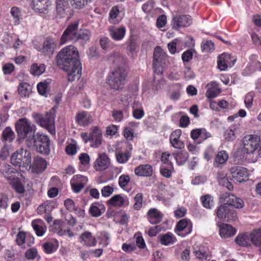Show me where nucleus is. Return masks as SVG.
<instances>
[{"label": "nucleus", "instance_id": "nucleus-1", "mask_svg": "<svg viewBox=\"0 0 261 261\" xmlns=\"http://www.w3.org/2000/svg\"><path fill=\"white\" fill-rule=\"evenodd\" d=\"M57 61L67 72L69 82L80 79L82 66L79 60V51L75 46L69 45L62 49L57 55Z\"/></svg>", "mask_w": 261, "mask_h": 261}, {"label": "nucleus", "instance_id": "nucleus-2", "mask_svg": "<svg viewBox=\"0 0 261 261\" xmlns=\"http://www.w3.org/2000/svg\"><path fill=\"white\" fill-rule=\"evenodd\" d=\"M50 143L48 136L40 133L34 134L25 140V144L29 147H34L37 152L44 155L50 153Z\"/></svg>", "mask_w": 261, "mask_h": 261}, {"label": "nucleus", "instance_id": "nucleus-3", "mask_svg": "<svg viewBox=\"0 0 261 261\" xmlns=\"http://www.w3.org/2000/svg\"><path fill=\"white\" fill-rule=\"evenodd\" d=\"M127 72L121 67H117L110 72L107 78L110 88L116 91L122 90L126 81Z\"/></svg>", "mask_w": 261, "mask_h": 261}, {"label": "nucleus", "instance_id": "nucleus-4", "mask_svg": "<svg viewBox=\"0 0 261 261\" xmlns=\"http://www.w3.org/2000/svg\"><path fill=\"white\" fill-rule=\"evenodd\" d=\"M55 114L56 110L54 108H53L46 113L45 116L40 114H36L34 115V118L36 123L47 130L52 135L56 134L55 126Z\"/></svg>", "mask_w": 261, "mask_h": 261}, {"label": "nucleus", "instance_id": "nucleus-5", "mask_svg": "<svg viewBox=\"0 0 261 261\" xmlns=\"http://www.w3.org/2000/svg\"><path fill=\"white\" fill-rule=\"evenodd\" d=\"M15 129L18 136V140H23L28 138L29 135L34 134L36 126L25 118L19 119L15 123Z\"/></svg>", "mask_w": 261, "mask_h": 261}, {"label": "nucleus", "instance_id": "nucleus-6", "mask_svg": "<svg viewBox=\"0 0 261 261\" xmlns=\"http://www.w3.org/2000/svg\"><path fill=\"white\" fill-rule=\"evenodd\" d=\"M31 153L30 150L20 148L14 152L11 157V163L19 167L27 168L31 167Z\"/></svg>", "mask_w": 261, "mask_h": 261}, {"label": "nucleus", "instance_id": "nucleus-7", "mask_svg": "<svg viewBox=\"0 0 261 261\" xmlns=\"http://www.w3.org/2000/svg\"><path fill=\"white\" fill-rule=\"evenodd\" d=\"M79 25V21L76 20L70 23L66 28L62 35L59 43L63 45L68 42H76V35Z\"/></svg>", "mask_w": 261, "mask_h": 261}, {"label": "nucleus", "instance_id": "nucleus-8", "mask_svg": "<svg viewBox=\"0 0 261 261\" xmlns=\"http://www.w3.org/2000/svg\"><path fill=\"white\" fill-rule=\"evenodd\" d=\"M82 137L86 142L90 141L93 147H97L101 143L102 133L97 126H93L90 128V133L82 134Z\"/></svg>", "mask_w": 261, "mask_h": 261}, {"label": "nucleus", "instance_id": "nucleus-9", "mask_svg": "<svg viewBox=\"0 0 261 261\" xmlns=\"http://www.w3.org/2000/svg\"><path fill=\"white\" fill-rule=\"evenodd\" d=\"M192 17L188 14H176L173 16L171 26L173 29L179 30L180 29L189 27L192 23Z\"/></svg>", "mask_w": 261, "mask_h": 261}, {"label": "nucleus", "instance_id": "nucleus-10", "mask_svg": "<svg viewBox=\"0 0 261 261\" xmlns=\"http://www.w3.org/2000/svg\"><path fill=\"white\" fill-rule=\"evenodd\" d=\"M231 179L236 182H242L248 179L247 169L241 166H233L229 170Z\"/></svg>", "mask_w": 261, "mask_h": 261}, {"label": "nucleus", "instance_id": "nucleus-11", "mask_svg": "<svg viewBox=\"0 0 261 261\" xmlns=\"http://www.w3.org/2000/svg\"><path fill=\"white\" fill-rule=\"evenodd\" d=\"M193 230V224L190 220L185 218L180 220L176 224L174 232L179 236L186 237L190 234Z\"/></svg>", "mask_w": 261, "mask_h": 261}, {"label": "nucleus", "instance_id": "nucleus-12", "mask_svg": "<svg viewBox=\"0 0 261 261\" xmlns=\"http://www.w3.org/2000/svg\"><path fill=\"white\" fill-rule=\"evenodd\" d=\"M57 48V40L53 37H47L43 43L41 53L44 56L51 58Z\"/></svg>", "mask_w": 261, "mask_h": 261}, {"label": "nucleus", "instance_id": "nucleus-13", "mask_svg": "<svg viewBox=\"0 0 261 261\" xmlns=\"http://www.w3.org/2000/svg\"><path fill=\"white\" fill-rule=\"evenodd\" d=\"M125 149L117 148L115 151L116 161L120 164L126 163L132 156V145L128 143L124 144Z\"/></svg>", "mask_w": 261, "mask_h": 261}, {"label": "nucleus", "instance_id": "nucleus-14", "mask_svg": "<svg viewBox=\"0 0 261 261\" xmlns=\"http://www.w3.org/2000/svg\"><path fill=\"white\" fill-rule=\"evenodd\" d=\"M108 204L117 207H126L129 204V200L126 195L116 194L108 201Z\"/></svg>", "mask_w": 261, "mask_h": 261}, {"label": "nucleus", "instance_id": "nucleus-15", "mask_svg": "<svg viewBox=\"0 0 261 261\" xmlns=\"http://www.w3.org/2000/svg\"><path fill=\"white\" fill-rule=\"evenodd\" d=\"M75 121L80 126H87L93 122V119L89 112L82 111L76 114Z\"/></svg>", "mask_w": 261, "mask_h": 261}, {"label": "nucleus", "instance_id": "nucleus-16", "mask_svg": "<svg viewBox=\"0 0 261 261\" xmlns=\"http://www.w3.org/2000/svg\"><path fill=\"white\" fill-rule=\"evenodd\" d=\"M64 222L61 220H55L52 226L55 232L60 236L67 235L69 238L72 237L74 233L70 229H64Z\"/></svg>", "mask_w": 261, "mask_h": 261}, {"label": "nucleus", "instance_id": "nucleus-17", "mask_svg": "<svg viewBox=\"0 0 261 261\" xmlns=\"http://www.w3.org/2000/svg\"><path fill=\"white\" fill-rule=\"evenodd\" d=\"M110 37L115 41H121L125 37L126 34V28L124 26L116 27H110L108 29Z\"/></svg>", "mask_w": 261, "mask_h": 261}, {"label": "nucleus", "instance_id": "nucleus-18", "mask_svg": "<svg viewBox=\"0 0 261 261\" xmlns=\"http://www.w3.org/2000/svg\"><path fill=\"white\" fill-rule=\"evenodd\" d=\"M166 54L160 46H156L154 49L153 66L154 67H158L165 63L167 58Z\"/></svg>", "mask_w": 261, "mask_h": 261}, {"label": "nucleus", "instance_id": "nucleus-19", "mask_svg": "<svg viewBox=\"0 0 261 261\" xmlns=\"http://www.w3.org/2000/svg\"><path fill=\"white\" fill-rule=\"evenodd\" d=\"M163 214L156 208H150L147 213V218L150 224L160 223L163 218Z\"/></svg>", "mask_w": 261, "mask_h": 261}, {"label": "nucleus", "instance_id": "nucleus-20", "mask_svg": "<svg viewBox=\"0 0 261 261\" xmlns=\"http://www.w3.org/2000/svg\"><path fill=\"white\" fill-rule=\"evenodd\" d=\"M181 135V130L177 129L172 132L170 136V142L172 146L175 148L182 149L185 147L184 143L180 140Z\"/></svg>", "mask_w": 261, "mask_h": 261}, {"label": "nucleus", "instance_id": "nucleus-21", "mask_svg": "<svg viewBox=\"0 0 261 261\" xmlns=\"http://www.w3.org/2000/svg\"><path fill=\"white\" fill-rule=\"evenodd\" d=\"M223 198L228 205H231L236 208H242L244 205L243 200L232 194L226 193L223 195Z\"/></svg>", "mask_w": 261, "mask_h": 261}, {"label": "nucleus", "instance_id": "nucleus-22", "mask_svg": "<svg viewBox=\"0 0 261 261\" xmlns=\"http://www.w3.org/2000/svg\"><path fill=\"white\" fill-rule=\"evenodd\" d=\"M134 172L139 176L150 177L153 174V168L149 164H142L136 167Z\"/></svg>", "mask_w": 261, "mask_h": 261}, {"label": "nucleus", "instance_id": "nucleus-23", "mask_svg": "<svg viewBox=\"0 0 261 261\" xmlns=\"http://www.w3.org/2000/svg\"><path fill=\"white\" fill-rule=\"evenodd\" d=\"M257 137L254 135H249L245 136L243 139L244 147L247 152H252L257 147Z\"/></svg>", "mask_w": 261, "mask_h": 261}, {"label": "nucleus", "instance_id": "nucleus-24", "mask_svg": "<svg viewBox=\"0 0 261 261\" xmlns=\"http://www.w3.org/2000/svg\"><path fill=\"white\" fill-rule=\"evenodd\" d=\"M158 238L160 243L164 246L173 245L177 241L176 237L171 232L160 234Z\"/></svg>", "mask_w": 261, "mask_h": 261}, {"label": "nucleus", "instance_id": "nucleus-25", "mask_svg": "<svg viewBox=\"0 0 261 261\" xmlns=\"http://www.w3.org/2000/svg\"><path fill=\"white\" fill-rule=\"evenodd\" d=\"M236 233V229L231 225L222 223L219 225V234L221 238L226 239L231 237Z\"/></svg>", "mask_w": 261, "mask_h": 261}, {"label": "nucleus", "instance_id": "nucleus-26", "mask_svg": "<svg viewBox=\"0 0 261 261\" xmlns=\"http://www.w3.org/2000/svg\"><path fill=\"white\" fill-rule=\"evenodd\" d=\"M51 3L49 0H33L32 7L40 13H45L48 10Z\"/></svg>", "mask_w": 261, "mask_h": 261}, {"label": "nucleus", "instance_id": "nucleus-27", "mask_svg": "<svg viewBox=\"0 0 261 261\" xmlns=\"http://www.w3.org/2000/svg\"><path fill=\"white\" fill-rule=\"evenodd\" d=\"M79 241L81 243L88 247L94 246L97 243L95 237L89 231H85L82 233L79 238Z\"/></svg>", "mask_w": 261, "mask_h": 261}, {"label": "nucleus", "instance_id": "nucleus-28", "mask_svg": "<svg viewBox=\"0 0 261 261\" xmlns=\"http://www.w3.org/2000/svg\"><path fill=\"white\" fill-rule=\"evenodd\" d=\"M110 159L106 153L100 154L95 162L96 170L102 171L108 168Z\"/></svg>", "mask_w": 261, "mask_h": 261}, {"label": "nucleus", "instance_id": "nucleus-29", "mask_svg": "<svg viewBox=\"0 0 261 261\" xmlns=\"http://www.w3.org/2000/svg\"><path fill=\"white\" fill-rule=\"evenodd\" d=\"M31 224L36 235L38 237L43 236L46 231V227L41 219H37L33 220Z\"/></svg>", "mask_w": 261, "mask_h": 261}, {"label": "nucleus", "instance_id": "nucleus-30", "mask_svg": "<svg viewBox=\"0 0 261 261\" xmlns=\"http://www.w3.org/2000/svg\"><path fill=\"white\" fill-rule=\"evenodd\" d=\"M0 170L6 178L13 180L16 178L15 176L16 173H18V171L11 166L8 164L4 165Z\"/></svg>", "mask_w": 261, "mask_h": 261}, {"label": "nucleus", "instance_id": "nucleus-31", "mask_svg": "<svg viewBox=\"0 0 261 261\" xmlns=\"http://www.w3.org/2000/svg\"><path fill=\"white\" fill-rule=\"evenodd\" d=\"M106 210L105 205L98 202L93 203L89 208V213L93 217H98L101 215Z\"/></svg>", "mask_w": 261, "mask_h": 261}, {"label": "nucleus", "instance_id": "nucleus-32", "mask_svg": "<svg viewBox=\"0 0 261 261\" xmlns=\"http://www.w3.org/2000/svg\"><path fill=\"white\" fill-rule=\"evenodd\" d=\"M31 166L33 170L36 173L42 172L46 168V161L40 157H36L34 159L33 164Z\"/></svg>", "mask_w": 261, "mask_h": 261}, {"label": "nucleus", "instance_id": "nucleus-33", "mask_svg": "<svg viewBox=\"0 0 261 261\" xmlns=\"http://www.w3.org/2000/svg\"><path fill=\"white\" fill-rule=\"evenodd\" d=\"M59 247V242L55 239H51L42 245L44 252L47 254H51L55 252Z\"/></svg>", "mask_w": 261, "mask_h": 261}, {"label": "nucleus", "instance_id": "nucleus-34", "mask_svg": "<svg viewBox=\"0 0 261 261\" xmlns=\"http://www.w3.org/2000/svg\"><path fill=\"white\" fill-rule=\"evenodd\" d=\"M250 233L245 232L238 235L235 239L236 243L240 246L246 247L250 246Z\"/></svg>", "mask_w": 261, "mask_h": 261}, {"label": "nucleus", "instance_id": "nucleus-35", "mask_svg": "<svg viewBox=\"0 0 261 261\" xmlns=\"http://www.w3.org/2000/svg\"><path fill=\"white\" fill-rule=\"evenodd\" d=\"M228 159V154L225 150L219 151L215 158L214 165L215 167H219L226 163Z\"/></svg>", "mask_w": 261, "mask_h": 261}, {"label": "nucleus", "instance_id": "nucleus-36", "mask_svg": "<svg viewBox=\"0 0 261 261\" xmlns=\"http://www.w3.org/2000/svg\"><path fill=\"white\" fill-rule=\"evenodd\" d=\"M129 216L125 211L120 210L117 212L115 216V222L121 225H126L128 223Z\"/></svg>", "mask_w": 261, "mask_h": 261}, {"label": "nucleus", "instance_id": "nucleus-37", "mask_svg": "<svg viewBox=\"0 0 261 261\" xmlns=\"http://www.w3.org/2000/svg\"><path fill=\"white\" fill-rule=\"evenodd\" d=\"M230 59V55L227 54H223L221 55L218 59L217 64L218 68L221 70H226L229 63V60Z\"/></svg>", "mask_w": 261, "mask_h": 261}, {"label": "nucleus", "instance_id": "nucleus-38", "mask_svg": "<svg viewBox=\"0 0 261 261\" xmlns=\"http://www.w3.org/2000/svg\"><path fill=\"white\" fill-rule=\"evenodd\" d=\"M251 243L261 249V229H255L250 232Z\"/></svg>", "mask_w": 261, "mask_h": 261}, {"label": "nucleus", "instance_id": "nucleus-39", "mask_svg": "<svg viewBox=\"0 0 261 261\" xmlns=\"http://www.w3.org/2000/svg\"><path fill=\"white\" fill-rule=\"evenodd\" d=\"M91 34L88 30L77 33L76 42H79L82 46H84L90 40Z\"/></svg>", "mask_w": 261, "mask_h": 261}, {"label": "nucleus", "instance_id": "nucleus-40", "mask_svg": "<svg viewBox=\"0 0 261 261\" xmlns=\"http://www.w3.org/2000/svg\"><path fill=\"white\" fill-rule=\"evenodd\" d=\"M46 66L44 64L38 65L37 63H33L30 68V73L34 76H39L44 72Z\"/></svg>", "mask_w": 261, "mask_h": 261}, {"label": "nucleus", "instance_id": "nucleus-41", "mask_svg": "<svg viewBox=\"0 0 261 261\" xmlns=\"http://www.w3.org/2000/svg\"><path fill=\"white\" fill-rule=\"evenodd\" d=\"M175 160L178 165H182L185 163L189 157L188 153L186 151H179L173 154Z\"/></svg>", "mask_w": 261, "mask_h": 261}, {"label": "nucleus", "instance_id": "nucleus-42", "mask_svg": "<svg viewBox=\"0 0 261 261\" xmlns=\"http://www.w3.org/2000/svg\"><path fill=\"white\" fill-rule=\"evenodd\" d=\"M68 5V3L64 0L56 1V11L61 17H64Z\"/></svg>", "mask_w": 261, "mask_h": 261}, {"label": "nucleus", "instance_id": "nucleus-43", "mask_svg": "<svg viewBox=\"0 0 261 261\" xmlns=\"http://www.w3.org/2000/svg\"><path fill=\"white\" fill-rule=\"evenodd\" d=\"M239 123L231 125L224 134L225 139L227 141H233L236 138V131L239 127Z\"/></svg>", "mask_w": 261, "mask_h": 261}, {"label": "nucleus", "instance_id": "nucleus-44", "mask_svg": "<svg viewBox=\"0 0 261 261\" xmlns=\"http://www.w3.org/2000/svg\"><path fill=\"white\" fill-rule=\"evenodd\" d=\"M174 171L173 164H168L167 165H161L160 168V172L164 177L170 178Z\"/></svg>", "mask_w": 261, "mask_h": 261}, {"label": "nucleus", "instance_id": "nucleus-45", "mask_svg": "<svg viewBox=\"0 0 261 261\" xmlns=\"http://www.w3.org/2000/svg\"><path fill=\"white\" fill-rule=\"evenodd\" d=\"M15 137V134L10 127H6L3 131L2 140L3 141L12 142L14 140Z\"/></svg>", "mask_w": 261, "mask_h": 261}, {"label": "nucleus", "instance_id": "nucleus-46", "mask_svg": "<svg viewBox=\"0 0 261 261\" xmlns=\"http://www.w3.org/2000/svg\"><path fill=\"white\" fill-rule=\"evenodd\" d=\"M195 255L197 258L203 260H208L211 259V255L208 250H205L204 248H199L198 250L194 252Z\"/></svg>", "mask_w": 261, "mask_h": 261}, {"label": "nucleus", "instance_id": "nucleus-47", "mask_svg": "<svg viewBox=\"0 0 261 261\" xmlns=\"http://www.w3.org/2000/svg\"><path fill=\"white\" fill-rule=\"evenodd\" d=\"M10 13L13 18L15 24H19L22 19L20 9L17 7H13L11 9Z\"/></svg>", "mask_w": 261, "mask_h": 261}, {"label": "nucleus", "instance_id": "nucleus-48", "mask_svg": "<svg viewBox=\"0 0 261 261\" xmlns=\"http://www.w3.org/2000/svg\"><path fill=\"white\" fill-rule=\"evenodd\" d=\"M202 52L212 53L215 50V44L211 40H203L201 44Z\"/></svg>", "mask_w": 261, "mask_h": 261}, {"label": "nucleus", "instance_id": "nucleus-49", "mask_svg": "<svg viewBox=\"0 0 261 261\" xmlns=\"http://www.w3.org/2000/svg\"><path fill=\"white\" fill-rule=\"evenodd\" d=\"M12 187L15 192L18 194H23L25 192L24 187L20 180L16 178L12 181Z\"/></svg>", "mask_w": 261, "mask_h": 261}, {"label": "nucleus", "instance_id": "nucleus-50", "mask_svg": "<svg viewBox=\"0 0 261 261\" xmlns=\"http://www.w3.org/2000/svg\"><path fill=\"white\" fill-rule=\"evenodd\" d=\"M202 205L206 208H211L214 205L213 197L210 195H205L201 197Z\"/></svg>", "mask_w": 261, "mask_h": 261}, {"label": "nucleus", "instance_id": "nucleus-51", "mask_svg": "<svg viewBox=\"0 0 261 261\" xmlns=\"http://www.w3.org/2000/svg\"><path fill=\"white\" fill-rule=\"evenodd\" d=\"M48 87L49 83L46 81L39 83L37 86L38 93L41 95L46 96Z\"/></svg>", "mask_w": 261, "mask_h": 261}, {"label": "nucleus", "instance_id": "nucleus-52", "mask_svg": "<svg viewBox=\"0 0 261 261\" xmlns=\"http://www.w3.org/2000/svg\"><path fill=\"white\" fill-rule=\"evenodd\" d=\"M143 197V194L141 193H138L135 196L134 198L135 203L133 206L135 210H140L142 207Z\"/></svg>", "mask_w": 261, "mask_h": 261}, {"label": "nucleus", "instance_id": "nucleus-53", "mask_svg": "<svg viewBox=\"0 0 261 261\" xmlns=\"http://www.w3.org/2000/svg\"><path fill=\"white\" fill-rule=\"evenodd\" d=\"M29 85L25 82H21L19 84L18 88L19 94L21 97H26L29 95L30 92L28 89Z\"/></svg>", "mask_w": 261, "mask_h": 261}, {"label": "nucleus", "instance_id": "nucleus-54", "mask_svg": "<svg viewBox=\"0 0 261 261\" xmlns=\"http://www.w3.org/2000/svg\"><path fill=\"white\" fill-rule=\"evenodd\" d=\"M229 210L227 205L220 206L217 211V216L220 219H225L228 215Z\"/></svg>", "mask_w": 261, "mask_h": 261}, {"label": "nucleus", "instance_id": "nucleus-55", "mask_svg": "<svg viewBox=\"0 0 261 261\" xmlns=\"http://www.w3.org/2000/svg\"><path fill=\"white\" fill-rule=\"evenodd\" d=\"M130 178L128 175L122 174L119 177L118 185L121 188L125 189L130 182Z\"/></svg>", "mask_w": 261, "mask_h": 261}, {"label": "nucleus", "instance_id": "nucleus-56", "mask_svg": "<svg viewBox=\"0 0 261 261\" xmlns=\"http://www.w3.org/2000/svg\"><path fill=\"white\" fill-rule=\"evenodd\" d=\"M119 7L117 6H114L112 7L109 12V19L111 23H114L115 19L118 16L119 13Z\"/></svg>", "mask_w": 261, "mask_h": 261}, {"label": "nucleus", "instance_id": "nucleus-57", "mask_svg": "<svg viewBox=\"0 0 261 261\" xmlns=\"http://www.w3.org/2000/svg\"><path fill=\"white\" fill-rule=\"evenodd\" d=\"M255 94L254 92L248 93L245 97L244 103L247 109H250L253 106V101Z\"/></svg>", "mask_w": 261, "mask_h": 261}, {"label": "nucleus", "instance_id": "nucleus-58", "mask_svg": "<svg viewBox=\"0 0 261 261\" xmlns=\"http://www.w3.org/2000/svg\"><path fill=\"white\" fill-rule=\"evenodd\" d=\"M99 43L101 48L105 50L111 48L113 45V42L107 37L101 38Z\"/></svg>", "mask_w": 261, "mask_h": 261}, {"label": "nucleus", "instance_id": "nucleus-59", "mask_svg": "<svg viewBox=\"0 0 261 261\" xmlns=\"http://www.w3.org/2000/svg\"><path fill=\"white\" fill-rule=\"evenodd\" d=\"M154 1L149 0L144 4L142 6V10L146 14H149L153 9Z\"/></svg>", "mask_w": 261, "mask_h": 261}, {"label": "nucleus", "instance_id": "nucleus-60", "mask_svg": "<svg viewBox=\"0 0 261 261\" xmlns=\"http://www.w3.org/2000/svg\"><path fill=\"white\" fill-rule=\"evenodd\" d=\"M70 181L76 184H83L85 186L88 181V178L81 175H75L73 176Z\"/></svg>", "mask_w": 261, "mask_h": 261}, {"label": "nucleus", "instance_id": "nucleus-61", "mask_svg": "<svg viewBox=\"0 0 261 261\" xmlns=\"http://www.w3.org/2000/svg\"><path fill=\"white\" fill-rule=\"evenodd\" d=\"M123 133V136L127 141H132L135 137L134 129L131 127H125Z\"/></svg>", "mask_w": 261, "mask_h": 261}, {"label": "nucleus", "instance_id": "nucleus-62", "mask_svg": "<svg viewBox=\"0 0 261 261\" xmlns=\"http://www.w3.org/2000/svg\"><path fill=\"white\" fill-rule=\"evenodd\" d=\"M26 232L19 231L16 235V242L18 246H23L24 245L25 239H26Z\"/></svg>", "mask_w": 261, "mask_h": 261}, {"label": "nucleus", "instance_id": "nucleus-63", "mask_svg": "<svg viewBox=\"0 0 261 261\" xmlns=\"http://www.w3.org/2000/svg\"><path fill=\"white\" fill-rule=\"evenodd\" d=\"M215 154V149L212 146H209L204 151V158L207 161H209L213 158Z\"/></svg>", "mask_w": 261, "mask_h": 261}, {"label": "nucleus", "instance_id": "nucleus-64", "mask_svg": "<svg viewBox=\"0 0 261 261\" xmlns=\"http://www.w3.org/2000/svg\"><path fill=\"white\" fill-rule=\"evenodd\" d=\"M37 255L38 251L35 248L29 249L25 253V256L28 259H34Z\"/></svg>", "mask_w": 261, "mask_h": 261}]
</instances>
